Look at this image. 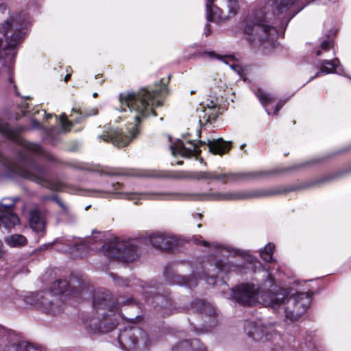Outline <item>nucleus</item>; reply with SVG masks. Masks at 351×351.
<instances>
[{
    "mask_svg": "<svg viewBox=\"0 0 351 351\" xmlns=\"http://www.w3.org/2000/svg\"><path fill=\"white\" fill-rule=\"evenodd\" d=\"M194 242L207 247H215V254L202 263L192 267L188 263H168L165 267L164 276L169 285H178L191 289L197 285L198 279L204 280L208 285L215 284V276L219 274H226L230 271H240L243 267L245 253L230 246L216 243H209L201 236L195 237Z\"/></svg>",
    "mask_w": 351,
    "mask_h": 351,
    "instance_id": "1",
    "label": "nucleus"
},
{
    "mask_svg": "<svg viewBox=\"0 0 351 351\" xmlns=\"http://www.w3.org/2000/svg\"><path fill=\"white\" fill-rule=\"evenodd\" d=\"M241 23L252 43H272L284 32L291 19L307 4L304 0H263Z\"/></svg>",
    "mask_w": 351,
    "mask_h": 351,
    "instance_id": "2",
    "label": "nucleus"
},
{
    "mask_svg": "<svg viewBox=\"0 0 351 351\" xmlns=\"http://www.w3.org/2000/svg\"><path fill=\"white\" fill-rule=\"evenodd\" d=\"M165 89L163 86L160 89L143 88L138 92L120 93L119 97L121 110L127 111L128 108L129 118L133 121L129 123L125 132L118 128L105 126L104 133L98 138L119 147L128 145L139 134L141 121L151 114L156 116L154 107L162 105Z\"/></svg>",
    "mask_w": 351,
    "mask_h": 351,
    "instance_id": "3",
    "label": "nucleus"
},
{
    "mask_svg": "<svg viewBox=\"0 0 351 351\" xmlns=\"http://www.w3.org/2000/svg\"><path fill=\"white\" fill-rule=\"evenodd\" d=\"M123 189V184L119 182L112 183L104 189H91V197H104L108 194H114L116 198L126 199L134 201L135 204H139L141 200H216V201H237L252 198H260L274 196L283 193L279 187L269 189H256L252 191H239L214 193H171L165 191H150L145 193H128L119 191Z\"/></svg>",
    "mask_w": 351,
    "mask_h": 351,
    "instance_id": "4",
    "label": "nucleus"
},
{
    "mask_svg": "<svg viewBox=\"0 0 351 351\" xmlns=\"http://www.w3.org/2000/svg\"><path fill=\"white\" fill-rule=\"evenodd\" d=\"M322 160V158H316L310 161L305 162L297 165H294L287 168V169H273L271 171H251L245 173H217L216 171H194L189 172L186 175L180 173H170L165 171L148 170V169H128L123 171L112 169L106 171V175H123L130 177L139 178H171L174 179L191 178L195 180H219L223 183H226L228 180L236 181L241 179L258 178L266 177L270 175L276 174L282 171L298 169L300 167L307 166L310 164H315Z\"/></svg>",
    "mask_w": 351,
    "mask_h": 351,
    "instance_id": "5",
    "label": "nucleus"
},
{
    "mask_svg": "<svg viewBox=\"0 0 351 351\" xmlns=\"http://www.w3.org/2000/svg\"><path fill=\"white\" fill-rule=\"evenodd\" d=\"M133 299L123 300L119 298L115 301L110 291L97 292L93 295V310L84 318V324L90 333H106L117 325L118 317L127 319L120 311V306L133 304Z\"/></svg>",
    "mask_w": 351,
    "mask_h": 351,
    "instance_id": "6",
    "label": "nucleus"
},
{
    "mask_svg": "<svg viewBox=\"0 0 351 351\" xmlns=\"http://www.w3.org/2000/svg\"><path fill=\"white\" fill-rule=\"evenodd\" d=\"M88 289L75 278H72L69 282L57 280L51 285V290L31 293L25 300L27 304L45 313L56 314L62 310L63 298L68 295L82 297L84 292L88 291Z\"/></svg>",
    "mask_w": 351,
    "mask_h": 351,
    "instance_id": "7",
    "label": "nucleus"
},
{
    "mask_svg": "<svg viewBox=\"0 0 351 351\" xmlns=\"http://www.w3.org/2000/svg\"><path fill=\"white\" fill-rule=\"evenodd\" d=\"M290 294L289 289L275 285L271 292L262 293L263 304L275 310L285 304V317L291 322L296 321L309 307L313 292L297 293L289 297Z\"/></svg>",
    "mask_w": 351,
    "mask_h": 351,
    "instance_id": "8",
    "label": "nucleus"
},
{
    "mask_svg": "<svg viewBox=\"0 0 351 351\" xmlns=\"http://www.w3.org/2000/svg\"><path fill=\"white\" fill-rule=\"evenodd\" d=\"M267 273V279L262 287H259L253 283L246 282L237 285L234 289H228L223 291L224 298L234 299L237 302L242 305L252 306L258 299L263 304L261 295L263 293L271 292L275 286V279L271 274Z\"/></svg>",
    "mask_w": 351,
    "mask_h": 351,
    "instance_id": "9",
    "label": "nucleus"
},
{
    "mask_svg": "<svg viewBox=\"0 0 351 351\" xmlns=\"http://www.w3.org/2000/svg\"><path fill=\"white\" fill-rule=\"evenodd\" d=\"M141 241L138 239L123 241L119 238L103 243V252L106 256L122 262H132L139 254Z\"/></svg>",
    "mask_w": 351,
    "mask_h": 351,
    "instance_id": "10",
    "label": "nucleus"
},
{
    "mask_svg": "<svg viewBox=\"0 0 351 351\" xmlns=\"http://www.w3.org/2000/svg\"><path fill=\"white\" fill-rule=\"evenodd\" d=\"M120 348L127 351H148L152 340L142 328L128 325L118 335Z\"/></svg>",
    "mask_w": 351,
    "mask_h": 351,
    "instance_id": "11",
    "label": "nucleus"
},
{
    "mask_svg": "<svg viewBox=\"0 0 351 351\" xmlns=\"http://www.w3.org/2000/svg\"><path fill=\"white\" fill-rule=\"evenodd\" d=\"M30 21H25V16L23 18V22H16L14 33L7 38L6 45L3 48L1 47L0 53V65H8L9 71L11 66L14 64L16 56V48L23 42L26 32L25 29L27 28Z\"/></svg>",
    "mask_w": 351,
    "mask_h": 351,
    "instance_id": "12",
    "label": "nucleus"
},
{
    "mask_svg": "<svg viewBox=\"0 0 351 351\" xmlns=\"http://www.w3.org/2000/svg\"><path fill=\"white\" fill-rule=\"evenodd\" d=\"M160 285L154 280H150L142 286L145 302L156 310L164 309L169 311L173 304L172 300L168 293H160Z\"/></svg>",
    "mask_w": 351,
    "mask_h": 351,
    "instance_id": "13",
    "label": "nucleus"
},
{
    "mask_svg": "<svg viewBox=\"0 0 351 351\" xmlns=\"http://www.w3.org/2000/svg\"><path fill=\"white\" fill-rule=\"evenodd\" d=\"M244 328L247 335L256 341H273L279 337L274 324L247 321Z\"/></svg>",
    "mask_w": 351,
    "mask_h": 351,
    "instance_id": "14",
    "label": "nucleus"
},
{
    "mask_svg": "<svg viewBox=\"0 0 351 351\" xmlns=\"http://www.w3.org/2000/svg\"><path fill=\"white\" fill-rule=\"evenodd\" d=\"M5 345L3 351H41L34 344L26 341H14V335L0 328V347Z\"/></svg>",
    "mask_w": 351,
    "mask_h": 351,
    "instance_id": "15",
    "label": "nucleus"
},
{
    "mask_svg": "<svg viewBox=\"0 0 351 351\" xmlns=\"http://www.w3.org/2000/svg\"><path fill=\"white\" fill-rule=\"evenodd\" d=\"M95 238H88L86 240H78L73 243H61V245H57V249L65 253L78 252L80 256H84L89 249L93 250L92 245L94 243H98L101 241V235Z\"/></svg>",
    "mask_w": 351,
    "mask_h": 351,
    "instance_id": "16",
    "label": "nucleus"
},
{
    "mask_svg": "<svg viewBox=\"0 0 351 351\" xmlns=\"http://www.w3.org/2000/svg\"><path fill=\"white\" fill-rule=\"evenodd\" d=\"M199 145H206V142L199 140L197 144L195 141H190L185 144L182 141L178 140L176 143L170 145V149L173 156L181 155L184 157H190L200 154Z\"/></svg>",
    "mask_w": 351,
    "mask_h": 351,
    "instance_id": "17",
    "label": "nucleus"
},
{
    "mask_svg": "<svg viewBox=\"0 0 351 351\" xmlns=\"http://www.w3.org/2000/svg\"><path fill=\"white\" fill-rule=\"evenodd\" d=\"M150 244L156 248L167 250L179 244L176 236L164 232H154L147 238Z\"/></svg>",
    "mask_w": 351,
    "mask_h": 351,
    "instance_id": "18",
    "label": "nucleus"
},
{
    "mask_svg": "<svg viewBox=\"0 0 351 351\" xmlns=\"http://www.w3.org/2000/svg\"><path fill=\"white\" fill-rule=\"evenodd\" d=\"M24 15L25 16V21H30L27 13L21 12L16 14L10 15L3 23L0 24V39L2 40V44L3 43V38L8 33H14L16 22H23Z\"/></svg>",
    "mask_w": 351,
    "mask_h": 351,
    "instance_id": "19",
    "label": "nucleus"
},
{
    "mask_svg": "<svg viewBox=\"0 0 351 351\" xmlns=\"http://www.w3.org/2000/svg\"><path fill=\"white\" fill-rule=\"evenodd\" d=\"M317 67L319 71L313 77L310 78L312 80L315 77H318L320 73H334L341 74L342 69L341 68L340 61L338 58H334L332 60H319L317 61Z\"/></svg>",
    "mask_w": 351,
    "mask_h": 351,
    "instance_id": "20",
    "label": "nucleus"
},
{
    "mask_svg": "<svg viewBox=\"0 0 351 351\" xmlns=\"http://www.w3.org/2000/svg\"><path fill=\"white\" fill-rule=\"evenodd\" d=\"M172 351H206V349L198 339H193L179 342L172 348Z\"/></svg>",
    "mask_w": 351,
    "mask_h": 351,
    "instance_id": "21",
    "label": "nucleus"
},
{
    "mask_svg": "<svg viewBox=\"0 0 351 351\" xmlns=\"http://www.w3.org/2000/svg\"><path fill=\"white\" fill-rule=\"evenodd\" d=\"M199 110L203 113V116L199 115V123L201 125L210 122L212 120H216L219 114V109L215 104H213L212 106H208V108H206L203 106L200 109H197L198 112Z\"/></svg>",
    "mask_w": 351,
    "mask_h": 351,
    "instance_id": "22",
    "label": "nucleus"
},
{
    "mask_svg": "<svg viewBox=\"0 0 351 351\" xmlns=\"http://www.w3.org/2000/svg\"><path fill=\"white\" fill-rule=\"evenodd\" d=\"M19 223L18 216L12 211H5L0 209V228L10 230Z\"/></svg>",
    "mask_w": 351,
    "mask_h": 351,
    "instance_id": "23",
    "label": "nucleus"
},
{
    "mask_svg": "<svg viewBox=\"0 0 351 351\" xmlns=\"http://www.w3.org/2000/svg\"><path fill=\"white\" fill-rule=\"evenodd\" d=\"M209 151L214 154H223L230 149V142H226L219 138L213 141L208 140L206 144Z\"/></svg>",
    "mask_w": 351,
    "mask_h": 351,
    "instance_id": "24",
    "label": "nucleus"
},
{
    "mask_svg": "<svg viewBox=\"0 0 351 351\" xmlns=\"http://www.w3.org/2000/svg\"><path fill=\"white\" fill-rule=\"evenodd\" d=\"M191 308L196 312L205 314L209 317H213L216 313L215 309L211 304L201 299L193 300L191 302Z\"/></svg>",
    "mask_w": 351,
    "mask_h": 351,
    "instance_id": "25",
    "label": "nucleus"
},
{
    "mask_svg": "<svg viewBox=\"0 0 351 351\" xmlns=\"http://www.w3.org/2000/svg\"><path fill=\"white\" fill-rule=\"evenodd\" d=\"M110 276L112 279L114 284L115 286L119 287L124 288V287H140L142 289V286L145 284L142 285L140 280L132 278H122L118 276H117L114 273H110Z\"/></svg>",
    "mask_w": 351,
    "mask_h": 351,
    "instance_id": "26",
    "label": "nucleus"
},
{
    "mask_svg": "<svg viewBox=\"0 0 351 351\" xmlns=\"http://www.w3.org/2000/svg\"><path fill=\"white\" fill-rule=\"evenodd\" d=\"M29 224L32 230L37 232H43L45 228V223L40 213L37 210L30 212Z\"/></svg>",
    "mask_w": 351,
    "mask_h": 351,
    "instance_id": "27",
    "label": "nucleus"
},
{
    "mask_svg": "<svg viewBox=\"0 0 351 351\" xmlns=\"http://www.w3.org/2000/svg\"><path fill=\"white\" fill-rule=\"evenodd\" d=\"M206 19L208 22L220 21L223 19L221 10L213 5V0H207L206 3Z\"/></svg>",
    "mask_w": 351,
    "mask_h": 351,
    "instance_id": "28",
    "label": "nucleus"
},
{
    "mask_svg": "<svg viewBox=\"0 0 351 351\" xmlns=\"http://www.w3.org/2000/svg\"><path fill=\"white\" fill-rule=\"evenodd\" d=\"M334 42L332 37L328 34L326 35V38H323L321 43L320 48L315 51L317 56H322L324 53L328 52L330 49L333 48Z\"/></svg>",
    "mask_w": 351,
    "mask_h": 351,
    "instance_id": "29",
    "label": "nucleus"
},
{
    "mask_svg": "<svg viewBox=\"0 0 351 351\" xmlns=\"http://www.w3.org/2000/svg\"><path fill=\"white\" fill-rule=\"evenodd\" d=\"M5 242L10 247H17L25 245L27 239L24 236L16 234L5 237Z\"/></svg>",
    "mask_w": 351,
    "mask_h": 351,
    "instance_id": "30",
    "label": "nucleus"
},
{
    "mask_svg": "<svg viewBox=\"0 0 351 351\" xmlns=\"http://www.w3.org/2000/svg\"><path fill=\"white\" fill-rule=\"evenodd\" d=\"M256 95L261 102L262 105L266 108L267 105L271 104L276 100V97L268 93L265 92L262 89H258Z\"/></svg>",
    "mask_w": 351,
    "mask_h": 351,
    "instance_id": "31",
    "label": "nucleus"
},
{
    "mask_svg": "<svg viewBox=\"0 0 351 351\" xmlns=\"http://www.w3.org/2000/svg\"><path fill=\"white\" fill-rule=\"evenodd\" d=\"M19 200V197H3L0 202V209L5 211H12L16 202Z\"/></svg>",
    "mask_w": 351,
    "mask_h": 351,
    "instance_id": "32",
    "label": "nucleus"
},
{
    "mask_svg": "<svg viewBox=\"0 0 351 351\" xmlns=\"http://www.w3.org/2000/svg\"><path fill=\"white\" fill-rule=\"evenodd\" d=\"M58 130L56 128L45 130L44 140L52 145H56L60 140Z\"/></svg>",
    "mask_w": 351,
    "mask_h": 351,
    "instance_id": "33",
    "label": "nucleus"
},
{
    "mask_svg": "<svg viewBox=\"0 0 351 351\" xmlns=\"http://www.w3.org/2000/svg\"><path fill=\"white\" fill-rule=\"evenodd\" d=\"M228 10V18H231L237 14L239 8V0H223Z\"/></svg>",
    "mask_w": 351,
    "mask_h": 351,
    "instance_id": "34",
    "label": "nucleus"
},
{
    "mask_svg": "<svg viewBox=\"0 0 351 351\" xmlns=\"http://www.w3.org/2000/svg\"><path fill=\"white\" fill-rule=\"evenodd\" d=\"M274 245L271 243H269L264 248L261 250L260 255L261 258L266 262H271L273 259L272 254L274 250Z\"/></svg>",
    "mask_w": 351,
    "mask_h": 351,
    "instance_id": "35",
    "label": "nucleus"
},
{
    "mask_svg": "<svg viewBox=\"0 0 351 351\" xmlns=\"http://www.w3.org/2000/svg\"><path fill=\"white\" fill-rule=\"evenodd\" d=\"M55 202L60 206V208L62 210V213L68 217L75 218V216L73 215L71 211L69 209V207L67 204H66L63 201H62L58 197H54Z\"/></svg>",
    "mask_w": 351,
    "mask_h": 351,
    "instance_id": "36",
    "label": "nucleus"
},
{
    "mask_svg": "<svg viewBox=\"0 0 351 351\" xmlns=\"http://www.w3.org/2000/svg\"><path fill=\"white\" fill-rule=\"evenodd\" d=\"M60 122L61 123V131L67 132L71 130L72 122L69 121L65 114H62L60 117Z\"/></svg>",
    "mask_w": 351,
    "mask_h": 351,
    "instance_id": "37",
    "label": "nucleus"
},
{
    "mask_svg": "<svg viewBox=\"0 0 351 351\" xmlns=\"http://www.w3.org/2000/svg\"><path fill=\"white\" fill-rule=\"evenodd\" d=\"M97 114V110L95 108H92L88 111H86L84 112H80V117L79 118L75 119V123H80L82 121V117H89L95 115Z\"/></svg>",
    "mask_w": 351,
    "mask_h": 351,
    "instance_id": "38",
    "label": "nucleus"
},
{
    "mask_svg": "<svg viewBox=\"0 0 351 351\" xmlns=\"http://www.w3.org/2000/svg\"><path fill=\"white\" fill-rule=\"evenodd\" d=\"M202 56H205L209 58H216L218 60H221L222 57L217 53H215L214 51H204L202 53Z\"/></svg>",
    "mask_w": 351,
    "mask_h": 351,
    "instance_id": "39",
    "label": "nucleus"
},
{
    "mask_svg": "<svg viewBox=\"0 0 351 351\" xmlns=\"http://www.w3.org/2000/svg\"><path fill=\"white\" fill-rule=\"evenodd\" d=\"M191 330L195 331L197 334L205 333L210 330V328H208L206 326H203V327L199 328L194 326Z\"/></svg>",
    "mask_w": 351,
    "mask_h": 351,
    "instance_id": "40",
    "label": "nucleus"
},
{
    "mask_svg": "<svg viewBox=\"0 0 351 351\" xmlns=\"http://www.w3.org/2000/svg\"><path fill=\"white\" fill-rule=\"evenodd\" d=\"M31 128L32 129H41L42 126L39 121L35 119L31 121Z\"/></svg>",
    "mask_w": 351,
    "mask_h": 351,
    "instance_id": "41",
    "label": "nucleus"
},
{
    "mask_svg": "<svg viewBox=\"0 0 351 351\" xmlns=\"http://www.w3.org/2000/svg\"><path fill=\"white\" fill-rule=\"evenodd\" d=\"M54 197H58L56 195H42L40 199L43 202H45L48 200H52L55 202Z\"/></svg>",
    "mask_w": 351,
    "mask_h": 351,
    "instance_id": "42",
    "label": "nucleus"
},
{
    "mask_svg": "<svg viewBox=\"0 0 351 351\" xmlns=\"http://www.w3.org/2000/svg\"><path fill=\"white\" fill-rule=\"evenodd\" d=\"M285 102L282 101H279L276 106H275L274 110V114H277L278 111L280 110V108L283 106Z\"/></svg>",
    "mask_w": 351,
    "mask_h": 351,
    "instance_id": "43",
    "label": "nucleus"
},
{
    "mask_svg": "<svg viewBox=\"0 0 351 351\" xmlns=\"http://www.w3.org/2000/svg\"><path fill=\"white\" fill-rule=\"evenodd\" d=\"M210 25L208 23H206L204 27V34L206 36H208L210 35Z\"/></svg>",
    "mask_w": 351,
    "mask_h": 351,
    "instance_id": "44",
    "label": "nucleus"
},
{
    "mask_svg": "<svg viewBox=\"0 0 351 351\" xmlns=\"http://www.w3.org/2000/svg\"><path fill=\"white\" fill-rule=\"evenodd\" d=\"M6 6L4 3H0V12H3L5 10Z\"/></svg>",
    "mask_w": 351,
    "mask_h": 351,
    "instance_id": "45",
    "label": "nucleus"
},
{
    "mask_svg": "<svg viewBox=\"0 0 351 351\" xmlns=\"http://www.w3.org/2000/svg\"><path fill=\"white\" fill-rule=\"evenodd\" d=\"M232 69H234L236 72H237L238 73H239V71H240V68L239 66H237V65H232Z\"/></svg>",
    "mask_w": 351,
    "mask_h": 351,
    "instance_id": "46",
    "label": "nucleus"
},
{
    "mask_svg": "<svg viewBox=\"0 0 351 351\" xmlns=\"http://www.w3.org/2000/svg\"><path fill=\"white\" fill-rule=\"evenodd\" d=\"M24 110H23V114H25L26 112H29V110H28V104L25 103L24 104Z\"/></svg>",
    "mask_w": 351,
    "mask_h": 351,
    "instance_id": "47",
    "label": "nucleus"
},
{
    "mask_svg": "<svg viewBox=\"0 0 351 351\" xmlns=\"http://www.w3.org/2000/svg\"><path fill=\"white\" fill-rule=\"evenodd\" d=\"M70 76H71V75H70V74H67V75L65 76V77H64V81H65V82H68V81H69V80L70 79Z\"/></svg>",
    "mask_w": 351,
    "mask_h": 351,
    "instance_id": "48",
    "label": "nucleus"
},
{
    "mask_svg": "<svg viewBox=\"0 0 351 351\" xmlns=\"http://www.w3.org/2000/svg\"><path fill=\"white\" fill-rule=\"evenodd\" d=\"M52 116L53 115L51 114H46V119H49L52 117Z\"/></svg>",
    "mask_w": 351,
    "mask_h": 351,
    "instance_id": "49",
    "label": "nucleus"
},
{
    "mask_svg": "<svg viewBox=\"0 0 351 351\" xmlns=\"http://www.w3.org/2000/svg\"><path fill=\"white\" fill-rule=\"evenodd\" d=\"M213 104H215L212 101H210L209 104H207L206 106L207 107L206 108H208V106H212Z\"/></svg>",
    "mask_w": 351,
    "mask_h": 351,
    "instance_id": "50",
    "label": "nucleus"
},
{
    "mask_svg": "<svg viewBox=\"0 0 351 351\" xmlns=\"http://www.w3.org/2000/svg\"><path fill=\"white\" fill-rule=\"evenodd\" d=\"M9 80H10V82H12V76H10Z\"/></svg>",
    "mask_w": 351,
    "mask_h": 351,
    "instance_id": "51",
    "label": "nucleus"
},
{
    "mask_svg": "<svg viewBox=\"0 0 351 351\" xmlns=\"http://www.w3.org/2000/svg\"><path fill=\"white\" fill-rule=\"evenodd\" d=\"M266 111H267V114H268L269 115V114H271V112H269V110L268 109H266Z\"/></svg>",
    "mask_w": 351,
    "mask_h": 351,
    "instance_id": "52",
    "label": "nucleus"
},
{
    "mask_svg": "<svg viewBox=\"0 0 351 351\" xmlns=\"http://www.w3.org/2000/svg\"><path fill=\"white\" fill-rule=\"evenodd\" d=\"M177 164L180 165H182V161H178V162H177Z\"/></svg>",
    "mask_w": 351,
    "mask_h": 351,
    "instance_id": "53",
    "label": "nucleus"
},
{
    "mask_svg": "<svg viewBox=\"0 0 351 351\" xmlns=\"http://www.w3.org/2000/svg\"><path fill=\"white\" fill-rule=\"evenodd\" d=\"M90 207V205L87 206L85 208V210H87Z\"/></svg>",
    "mask_w": 351,
    "mask_h": 351,
    "instance_id": "54",
    "label": "nucleus"
},
{
    "mask_svg": "<svg viewBox=\"0 0 351 351\" xmlns=\"http://www.w3.org/2000/svg\"><path fill=\"white\" fill-rule=\"evenodd\" d=\"M197 215H198L199 219H202V214H197Z\"/></svg>",
    "mask_w": 351,
    "mask_h": 351,
    "instance_id": "55",
    "label": "nucleus"
},
{
    "mask_svg": "<svg viewBox=\"0 0 351 351\" xmlns=\"http://www.w3.org/2000/svg\"><path fill=\"white\" fill-rule=\"evenodd\" d=\"M97 96V93H95L93 94V97H96Z\"/></svg>",
    "mask_w": 351,
    "mask_h": 351,
    "instance_id": "56",
    "label": "nucleus"
},
{
    "mask_svg": "<svg viewBox=\"0 0 351 351\" xmlns=\"http://www.w3.org/2000/svg\"><path fill=\"white\" fill-rule=\"evenodd\" d=\"M245 146V144L242 145L241 146V149H243Z\"/></svg>",
    "mask_w": 351,
    "mask_h": 351,
    "instance_id": "57",
    "label": "nucleus"
},
{
    "mask_svg": "<svg viewBox=\"0 0 351 351\" xmlns=\"http://www.w3.org/2000/svg\"><path fill=\"white\" fill-rule=\"evenodd\" d=\"M195 93V92L194 90H191V95L194 94Z\"/></svg>",
    "mask_w": 351,
    "mask_h": 351,
    "instance_id": "58",
    "label": "nucleus"
}]
</instances>
